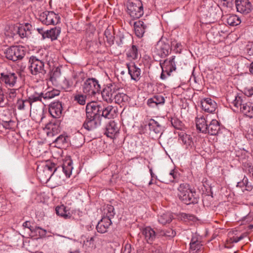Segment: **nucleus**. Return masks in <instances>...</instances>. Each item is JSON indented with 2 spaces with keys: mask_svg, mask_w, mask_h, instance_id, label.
Wrapping results in <instances>:
<instances>
[{
  "mask_svg": "<svg viewBox=\"0 0 253 253\" xmlns=\"http://www.w3.org/2000/svg\"><path fill=\"white\" fill-rule=\"evenodd\" d=\"M74 98V100L80 105H84L86 103V95L78 94L75 96Z\"/></svg>",
  "mask_w": 253,
  "mask_h": 253,
  "instance_id": "nucleus-52",
  "label": "nucleus"
},
{
  "mask_svg": "<svg viewBox=\"0 0 253 253\" xmlns=\"http://www.w3.org/2000/svg\"><path fill=\"white\" fill-rule=\"evenodd\" d=\"M181 217L183 218L184 219H189V220H192L194 218V216L192 215L182 213L181 214Z\"/></svg>",
  "mask_w": 253,
  "mask_h": 253,
  "instance_id": "nucleus-61",
  "label": "nucleus"
},
{
  "mask_svg": "<svg viewBox=\"0 0 253 253\" xmlns=\"http://www.w3.org/2000/svg\"><path fill=\"white\" fill-rule=\"evenodd\" d=\"M39 19L46 25H56L60 22V17L53 11H43L40 14Z\"/></svg>",
  "mask_w": 253,
  "mask_h": 253,
  "instance_id": "nucleus-7",
  "label": "nucleus"
},
{
  "mask_svg": "<svg viewBox=\"0 0 253 253\" xmlns=\"http://www.w3.org/2000/svg\"><path fill=\"white\" fill-rule=\"evenodd\" d=\"M7 104L8 101L5 98L2 90L0 89V107H5Z\"/></svg>",
  "mask_w": 253,
  "mask_h": 253,
  "instance_id": "nucleus-55",
  "label": "nucleus"
},
{
  "mask_svg": "<svg viewBox=\"0 0 253 253\" xmlns=\"http://www.w3.org/2000/svg\"><path fill=\"white\" fill-rule=\"evenodd\" d=\"M209 17L213 20H217L220 18L221 15V11L219 7L211 6L209 9Z\"/></svg>",
  "mask_w": 253,
  "mask_h": 253,
  "instance_id": "nucleus-37",
  "label": "nucleus"
},
{
  "mask_svg": "<svg viewBox=\"0 0 253 253\" xmlns=\"http://www.w3.org/2000/svg\"><path fill=\"white\" fill-rule=\"evenodd\" d=\"M69 140V137L65 134L59 135L54 141V143L58 147H61L67 144Z\"/></svg>",
  "mask_w": 253,
  "mask_h": 253,
  "instance_id": "nucleus-38",
  "label": "nucleus"
},
{
  "mask_svg": "<svg viewBox=\"0 0 253 253\" xmlns=\"http://www.w3.org/2000/svg\"><path fill=\"white\" fill-rule=\"evenodd\" d=\"M231 235H233V233H229V237L228 238V242L230 243H236L242 240L244 238L247 237V234L246 233H244L242 234L240 236H230Z\"/></svg>",
  "mask_w": 253,
  "mask_h": 253,
  "instance_id": "nucleus-49",
  "label": "nucleus"
},
{
  "mask_svg": "<svg viewBox=\"0 0 253 253\" xmlns=\"http://www.w3.org/2000/svg\"><path fill=\"white\" fill-rule=\"evenodd\" d=\"M246 99L244 95H237L231 103L230 106L234 112L240 111L247 117L253 118V103L245 102Z\"/></svg>",
  "mask_w": 253,
  "mask_h": 253,
  "instance_id": "nucleus-1",
  "label": "nucleus"
},
{
  "mask_svg": "<svg viewBox=\"0 0 253 253\" xmlns=\"http://www.w3.org/2000/svg\"><path fill=\"white\" fill-rule=\"evenodd\" d=\"M152 99H153V97L148 99L147 105L150 107L154 108V107H157L158 105L157 104L155 103V101H153L152 100Z\"/></svg>",
  "mask_w": 253,
  "mask_h": 253,
  "instance_id": "nucleus-60",
  "label": "nucleus"
},
{
  "mask_svg": "<svg viewBox=\"0 0 253 253\" xmlns=\"http://www.w3.org/2000/svg\"><path fill=\"white\" fill-rule=\"evenodd\" d=\"M246 94L248 96H251L253 95V87H252L246 90Z\"/></svg>",
  "mask_w": 253,
  "mask_h": 253,
  "instance_id": "nucleus-64",
  "label": "nucleus"
},
{
  "mask_svg": "<svg viewBox=\"0 0 253 253\" xmlns=\"http://www.w3.org/2000/svg\"><path fill=\"white\" fill-rule=\"evenodd\" d=\"M131 252V246L130 244H126L124 247L123 253H130Z\"/></svg>",
  "mask_w": 253,
  "mask_h": 253,
  "instance_id": "nucleus-59",
  "label": "nucleus"
},
{
  "mask_svg": "<svg viewBox=\"0 0 253 253\" xmlns=\"http://www.w3.org/2000/svg\"><path fill=\"white\" fill-rule=\"evenodd\" d=\"M235 3L238 12L247 14L252 11L253 6L249 0H235Z\"/></svg>",
  "mask_w": 253,
  "mask_h": 253,
  "instance_id": "nucleus-11",
  "label": "nucleus"
},
{
  "mask_svg": "<svg viewBox=\"0 0 253 253\" xmlns=\"http://www.w3.org/2000/svg\"><path fill=\"white\" fill-rule=\"evenodd\" d=\"M16 95V89H10L9 91V96L10 98H14Z\"/></svg>",
  "mask_w": 253,
  "mask_h": 253,
  "instance_id": "nucleus-62",
  "label": "nucleus"
},
{
  "mask_svg": "<svg viewBox=\"0 0 253 253\" xmlns=\"http://www.w3.org/2000/svg\"><path fill=\"white\" fill-rule=\"evenodd\" d=\"M104 214H106V216L103 217H108L111 220V218H113L115 214L114 207L112 205H107L106 207L104 209Z\"/></svg>",
  "mask_w": 253,
  "mask_h": 253,
  "instance_id": "nucleus-48",
  "label": "nucleus"
},
{
  "mask_svg": "<svg viewBox=\"0 0 253 253\" xmlns=\"http://www.w3.org/2000/svg\"><path fill=\"white\" fill-rule=\"evenodd\" d=\"M119 130L117 124L111 121L106 125L104 134L108 137L113 138Z\"/></svg>",
  "mask_w": 253,
  "mask_h": 253,
  "instance_id": "nucleus-21",
  "label": "nucleus"
},
{
  "mask_svg": "<svg viewBox=\"0 0 253 253\" xmlns=\"http://www.w3.org/2000/svg\"><path fill=\"white\" fill-rule=\"evenodd\" d=\"M127 12L133 19H138L144 13L143 6L140 0H129L127 3Z\"/></svg>",
  "mask_w": 253,
  "mask_h": 253,
  "instance_id": "nucleus-4",
  "label": "nucleus"
},
{
  "mask_svg": "<svg viewBox=\"0 0 253 253\" xmlns=\"http://www.w3.org/2000/svg\"><path fill=\"white\" fill-rule=\"evenodd\" d=\"M59 93V91L56 89L48 91L44 93L42 92L43 101H44V103H45L47 100L53 98L54 97L58 95Z\"/></svg>",
  "mask_w": 253,
  "mask_h": 253,
  "instance_id": "nucleus-45",
  "label": "nucleus"
},
{
  "mask_svg": "<svg viewBox=\"0 0 253 253\" xmlns=\"http://www.w3.org/2000/svg\"><path fill=\"white\" fill-rule=\"evenodd\" d=\"M113 29L111 28H107L104 32V36L106 38V42L109 45L114 43L115 36Z\"/></svg>",
  "mask_w": 253,
  "mask_h": 253,
  "instance_id": "nucleus-39",
  "label": "nucleus"
},
{
  "mask_svg": "<svg viewBox=\"0 0 253 253\" xmlns=\"http://www.w3.org/2000/svg\"><path fill=\"white\" fill-rule=\"evenodd\" d=\"M60 169V167H56L54 163H48L46 164L43 168V172L45 173L47 175H45V177H43V173L39 172V177L41 180L47 181L58 170Z\"/></svg>",
  "mask_w": 253,
  "mask_h": 253,
  "instance_id": "nucleus-12",
  "label": "nucleus"
},
{
  "mask_svg": "<svg viewBox=\"0 0 253 253\" xmlns=\"http://www.w3.org/2000/svg\"><path fill=\"white\" fill-rule=\"evenodd\" d=\"M119 89V88L117 86L115 83L107 84L101 92L103 100L108 103L112 102L116 91H117Z\"/></svg>",
  "mask_w": 253,
  "mask_h": 253,
  "instance_id": "nucleus-8",
  "label": "nucleus"
},
{
  "mask_svg": "<svg viewBox=\"0 0 253 253\" xmlns=\"http://www.w3.org/2000/svg\"><path fill=\"white\" fill-rule=\"evenodd\" d=\"M84 136L80 133L77 132L74 135L72 143L75 147H79L81 146L84 142Z\"/></svg>",
  "mask_w": 253,
  "mask_h": 253,
  "instance_id": "nucleus-42",
  "label": "nucleus"
},
{
  "mask_svg": "<svg viewBox=\"0 0 253 253\" xmlns=\"http://www.w3.org/2000/svg\"><path fill=\"white\" fill-rule=\"evenodd\" d=\"M153 101H155V103L159 105H163L165 103V98L161 95H157L154 96L153 97V99L152 100Z\"/></svg>",
  "mask_w": 253,
  "mask_h": 253,
  "instance_id": "nucleus-53",
  "label": "nucleus"
},
{
  "mask_svg": "<svg viewBox=\"0 0 253 253\" xmlns=\"http://www.w3.org/2000/svg\"><path fill=\"white\" fill-rule=\"evenodd\" d=\"M148 125L150 131H153L160 136H161L164 131V127L154 119H150Z\"/></svg>",
  "mask_w": 253,
  "mask_h": 253,
  "instance_id": "nucleus-18",
  "label": "nucleus"
},
{
  "mask_svg": "<svg viewBox=\"0 0 253 253\" xmlns=\"http://www.w3.org/2000/svg\"><path fill=\"white\" fill-rule=\"evenodd\" d=\"M112 224V221L108 217H102L98 222L96 229L98 232L103 234L107 232L110 225Z\"/></svg>",
  "mask_w": 253,
  "mask_h": 253,
  "instance_id": "nucleus-17",
  "label": "nucleus"
},
{
  "mask_svg": "<svg viewBox=\"0 0 253 253\" xmlns=\"http://www.w3.org/2000/svg\"><path fill=\"white\" fill-rule=\"evenodd\" d=\"M142 234L144 236L146 241L150 244L153 243L156 237L155 231L150 226L143 228L142 231Z\"/></svg>",
  "mask_w": 253,
  "mask_h": 253,
  "instance_id": "nucleus-20",
  "label": "nucleus"
},
{
  "mask_svg": "<svg viewBox=\"0 0 253 253\" xmlns=\"http://www.w3.org/2000/svg\"><path fill=\"white\" fill-rule=\"evenodd\" d=\"M29 63V69L32 75H39L40 78H42L46 74V71L44 68L43 61L32 56L30 58Z\"/></svg>",
  "mask_w": 253,
  "mask_h": 253,
  "instance_id": "nucleus-3",
  "label": "nucleus"
},
{
  "mask_svg": "<svg viewBox=\"0 0 253 253\" xmlns=\"http://www.w3.org/2000/svg\"><path fill=\"white\" fill-rule=\"evenodd\" d=\"M126 55L127 57L130 60H135L137 59L139 56L137 47L135 45H132L128 50Z\"/></svg>",
  "mask_w": 253,
  "mask_h": 253,
  "instance_id": "nucleus-44",
  "label": "nucleus"
},
{
  "mask_svg": "<svg viewBox=\"0 0 253 253\" xmlns=\"http://www.w3.org/2000/svg\"><path fill=\"white\" fill-rule=\"evenodd\" d=\"M172 219V215L171 213L167 212L163 213L158 216V222L163 225L169 223Z\"/></svg>",
  "mask_w": 253,
  "mask_h": 253,
  "instance_id": "nucleus-36",
  "label": "nucleus"
},
{
  "mask_svg": "<svg viewBox=\"0 0 253 253\" xmlns=\"http://www.w3.org/2000/svg\"><path fill=\"white\" fill-rule=\"evenodd\" d=\"M31 27V25L26 23L18 28L17 33L21 38L27 37L31 34L30 29Z\"/></svg>",
  "mask_w": 253,
  "mask_h": 253,
  "instance_id": "nucleus-31",
  "label": "nucleus"
},
{
  "mask_svg": "<svg viewBox=\"0 0 253 253\" xmlns=\"http://www.w3.org/2000/svg\"><path fill=\"white\" fill-rule=\"evenodd\" d=\"M220 129L219 123L216 120H212L208 125L207 133L212 135H215L218 133Z\"/></svg>",
  "mask_w": 253,
  "mask_h": 253,
  "instance_id": "nucleus-25",
  "label": "nucleus"
},
{
  "mask_svg": "<svg viewBox=\"0 0 253 253\" xmlns=\"http://www.w3.org/2000/svg\"><path fill=\"white\" fill-rule=\"evenodd\" d=\"M179 140H180L182 144L185 145L186 148L191 147L193 144L192 137L190 135L185 133H182L179 135Z\"/></svg>",
  "mask_w": 253,
  "mask_h": 253,
  "instance_id": "nucleus-34",
  "label": "nucleus"
},
{
  "mask_svg": "<svg viewBox=\"0 0 253 253\" xmlns=\"http://www.w3.org/2000/svg\"><path fill=\"white\" fill-rule=\"evenodd\" d=\"M101 86L99 82L95 78L86 79L83 85V91L84 93L89 96L95 95L99 93Z\"/></svg>",
  "mask_w": 253,
  "mask_h": 253,
  "instance_id": "nucleus-5",
  "label": "nucleus"
},
{
  "mask_svg": "<svg viewBox=\"0 0 253 253\" xmlns=\"http://www.w3.org/2000/svg\"><path fill=\"white\" fill-rule=\"evenodd\" d=\"M177 178V173L174 170H171L169 173L164 174L162 177V182L168 184L173 182Z\"/></svg>",
  "mask_w": 253,
  "mask_h": 253,
  "instance_id": "nucleus-33",
  "label": "nucleus"
},
{
  "mask_svg": "<svg viewBox=\"0 0 253 253\" xmlns=\"http://www.w3.org/2000/svg\"><path fill=\"white\" fill-rule=\"evenodd\" d=\"M6 58L13 61L21 60L25 56V51L23 46H12L4 51Z\"/></svg>",
  "mask_w": 253,
  "mask_h": 253,
  "instance_id": "nucleus-6",
  "label": "nucleus"
},
{
  "mask_svg": "<svg viewBox=\"0 0 253 253\" xmlns=\"http://www.w3.org/2000/svg\"><path fill=\"white\" fill-rule=\"evenodd\" d=\"M129 97L125 93L117 92L116 91V93L114 95L113 101L120 105H124L125 103L128 101Z\"/></svg>",
  "mask_w": 253,
  "mask_h": 253,
  "instance_id": "nucleus-29",
  "label": "nucleus"
},
{
  "mask_svg": "<svg viewBox=\"0 0 253 253\" xmlns=\"http://www.w3.org/2000/svg\"><path fill=\"white\" fill-rule=\"evenodd\" d=\"M56 213L57 215L63 217L65 219H69L71 217V214L69 211L66 210L64 206H58L55 209Z\"/></svg>",
  "mask_w": 253,
  "mask_h": 253,
  "instance_id": "nucleus-40",
  "label": "nucleus"
},
{
  "mask_svg": "<svg viewBox=\"0 0 253 253\" xmlns=\"http://www.w3.org/2000/svg\"><path fill=\"white\" fill-rule=\"evenodd\" d=\"M62 112V106L59 101L51 103L49 107V113L54 118L60 117Z\"/></svg>",
  "mask_w": 253,
  "mask_h": 253,
  "instance_id": "nucleus-16",
  "label": "nucleus"
},
{
  "mask_svg": "<svg viewBox=\"0 0 253 253\" xmlns=\"http://www.w3.org/2000/svg\"><path fill=\"white\" fill-rule=\"evenodd\" d=\"M246 137L248 140L253 141V126L248 128Z\"/></svg>",
  "mask_w": 253,
  "mask_h": 253,
  "instance_id": "nucleus-56",
  "label": "nucleus"
},
{
  "mask_svg": "<svg viewBox=\"0 0 253 253\" xmlns=\"http://www.w3.org/2000/svg\"><path fill=\"white\" fill-rule=\"evenodd\" d=\"M37 30L38 31L39 34L42 35V38L43 39L46 38L45 36H44V35L46 34V31H44L43 29L42 28H38L37 29Z\"/></svg>",
  "mask_w": 253,
  "mask_h": 253,
  "instance_id": "nucleus-63",
  "label": "nucleus"
},
{
  "mask_svg": "<svg viewBox=\"0 0 253 253\" xmlns=\"http://www.w3.org/2000/svg\"><path fill=\"white\" fill-rule=\"evenodd\" d=\"M160 234L161 236H163L173 237L176 235V232L172 230L171 229H169L166 231H161V232H160Z\"/></svg>",
  "mask_w": 253,
  "mask_h": 253,
  "instance_id": "nucleus-54",
  "label": "nucleus"
},
{
  "mask_svg": "<svg viewBox=\"0 0 253 253\" xmlns=\"http://www.w3.org/2000/svg\"><path fill=\"white\" fill-rule=\"evenodd\" d=\"M174 59L175 56H172L169 59H166L161 64L162 69H164V71H166V74L168 76H170V73L176 69Z\"/></svg>",
  "mask_w": 253,
  "mask_h": 253,
  "instance_id": "nucleus-14",
  "label": "nucleus"
},
{
  "mask_svg": "<svg viewBox=\"0 0 253 253\" xmlns=\"http://www.w3.org/2000/svg\"><path fill=\"white\" fill-rule=\"evenodd\" d=\"M156 52L161 57H165L169 53L170 46L169 43L159 41L156 46Z\"/></svg>",
  "mask_w": 253,
  "mask_h": 253,
  "instance_id": "nucleus-15",
  "label": "nucleus"
},
{
  "mask_svg": "<svg viewBox=\"0 0 253 253\" xmlns=\"http://www.w3.org/2000/svg\"><path fill=\"white\" fill-rule=\"evenodd\" d=\"M60 33L61 28L60 27H55L50 30H46V34L44 36L46 38H50L51 41H54L57 39Z\"/></svg>",
  "mask_w": 253,
  "mask_h": 253,
  "instance_id": "nucleus-32",
  "label": "nucleus"
},
{
  "mask_svg": "<svg viewBox=\"0 0 253 253\" xmlns=\"http://www.w3.org/2000/svg\"><path fill=\"white\" fill-rule=\"evenodd\" d=\"M102 106L97 102H92L86 106V114L87 117L99 118L101 114Z\"/></svg>",
  "mask_w": 253,
  "mask_h": 253,
  "instance_id": "nucleus-10",
  "label": "nucleus"
},
{
  "mask_svg": "<svg viewBox=\"0 0 253 253\" xmlns=\"http://www.w3.org/2000/svg\"><path fill=\"white\" fill-rule=\"evenodd\" d=\"M49 80L53 84L56 85L58 79L61 76V70L59 67L53 68L48 74Z\"/></svg>",
  "mask_w": 253,
  "mask_h": 253,
  "instance_id": "nucleus-26",
  "label": "nucleus"
},
{
  "mask_svg": "<svg viewBox=\"0 0 253 253\" xmlns=\"http://www.w3.org/2000/svg\"><path fill=\"white\" fill-rule=\"evenodd\" d=\"M172 126L176 129H181L183 126L182 123L177 118H172L171 120Z\"/></svg>",
  "mask_w": 253,
  "mask_h": 253,
  "instance_id": "nucleus-51",
  "label": "nucleus"
},
{
  "mask_svg": "<svg viewBox=\"0 0 253 253\" xmlns=\"http://www.w3.org/2000/svg\"><path fill=\"white\" fill-rule=\"evenodd\" d=\"M72 85L73 82L66 79H65L62 83V87L65 91L70 90Z\"/></svg>",
  "mask_w": 253,
  "mask_h": 253,
  "instance_id": "nucleus-50",
  "label": "nucleus"
},
{
  "mask_svg": "<svg viewBox=\"0 0 253 253\" xmlns=\"http://www.w3.org/2000/svg\"><path fill=\"white\" fill-rule=\"evenodd\" d=\"M15 106L19 110H24L29 107L31 108L32 107L28 99L24 100L21 99H18Z\"/></svg>",
  "mask_w": 253,
  "mask_h": 253,
  "instance_id": "nucleus-41",
  "label": "nucleus"
},
{
  "mask_svg": "<svg viewBox=\"0 0 253 253\" xmlns=\"http://www.w3.org/2000/svg\"><path fill=\"white\" fill-rule=\"evenodd\" d=\"M46 129V134L48 137H53L60 131L59 125L55 123H50L47 125Z\"/></svg>",
  "mask_w": 253,
  "mask_h": 253,
  "instance_id": "nucleus-30",
  "label": "nucleus"
},
{
  "mask_svg": "<svg viewBox=\"0 0 253 253\" xmlns=\"http://www.w3.org/2000/svg\"><path fill=\"white\" fill-rule=\"evenodd\" d=\"M202 244L199 237L197 236H193L190 243L191 253H199L201 252Z\"/></svg>",
  "mask_w": 253,
  "mask_h": 253,
  "instance_id": "nucleus-23",
  "label": "nucleus"
},
{
  "mask_svg": "<svg viewBox=\"0 0 253 253\" xmlns=\"http://www.w3.org/2000/svg\"><path fill=\"white\" fill-rule=\"evenodd\" d=\"M147 28V25L144 21L138 20L134 23L135 34L138 38L143 36Z\"/></svg>",
  "mask_w": 253,
  "mask_h": 253,
  "instance_id": "nucleus-22",
  "label": "nucleus"
},
{
  "mask_svg": "<svg viewBox=\"0 0 253 253\" xmlns=\"http://www.w3.org/2000/svg\"><path fill=\"white\" fill-rule=\"evenodd\" d=\"M222 4L226 7L231 8L234 4V0H221Z\"/></svg>",
  "mask_w": 253,
  "mask_h": 253,
  "instance_id": "nucleus-57",
  "label": "nucleus"
},
{
  "mask_svg": "<svg viewBox=\"0 0 253 253\" xmlns=\"http://www.w3.org/2000/svg\"><path fill=\"white\" fill-rule=\"evenodd\" d=\"M126 66L131 79L135 81L139 80L141 77L140 69L136 67L134 63L127 64Z\"/></svg>",
  "mask_w": 253,
  "mask_h": 253,
  "instance_id": "nucleus-19",
  "label": "nucleus"
},
{
  "mask_svg": "<svg viewBox=\"0 0 253 253\" xmlns=\"http://www.w3.org/2000/svg\"><path fill=\"white\" fill-rule=\"evenodd\" d=\"M31 223L29 221H26L23 223V226L25 227L29 228L31 232H39L40 236L45 235L46 231L45 230L42 229L39 226H36L35 228L31 226Z\"/></svg>",
  "mask_w": 253,
  "mask_h": 253,
  "instance_id": "nucleus-43",
  "label": "nucleus"
},
{
  "mask_svg": "<svg viewBox=\"0 0 253 253\" xmlns=\"http://www.w3.org/2000/svg\"><path fill=\"white\" fill-rule=\"evenodd\" d=\"M73 167L72 166V162L71 160L66 161L64 162L62 166L58 169H61L66 176L69 177L72 173Z\"/></svg>",
  "mask_w": 253,
  "mask_h": 253,
  "instance_id": "nucleus-35",
  "label": "nucleus"
},
{
  "mask_svg": "<svg viewBox=\"0 0 253 253\" xmlns=\"http://www.w3.org/2000/svg\"><path fill=\"white\" fill-rule=\"evenodd\" d=\"M101 116L105 118L111 119L116 115V109L112 106L108 105L106 107L102 106Z\"/></svg>",
  "mask_w": 253,
  "mask_h": 253,
  "instance_id": "nucleus-28",
  "label": "nucleus"
},
{
  "mask_svg": "<svg viewBox=\"0 0 253 253\" xmlns=\"http://www.w3.org/2000/svg\"><path fill=\"white\" fill-rule=\"evenodd\" d=\"M96 118L87 117L83 124V127L88 131L91 130L95 128L99 124L96 120Z\"/></svg>",
  "mask_w": 253,
  "mask_h": 253,
  "instance_id": "nucleus-27",
  "label": "nucleus"
},
{
  "mask_svg": "<svg viewBox=\"0 0 253 253\" xmlns=\"http://www.w3.org/2000/svg\"><path fill=\"white\" fill-rule=\"evenodd\" d=\"M201 105L203 110L210 113H213L217 108L216 103L210 98H205L202 99Z\"/></svg>",
  "mask_w": 253,
  "mask_h": 253,
  "instance_id": "nucleus-13",
  "label": "nucleus"
},
{
  "mask_svg": "<svg viewBox=\"0 0 253 253\" xmlns=\"http://www.w3.org/2000/svg\"><path fill=\"white\" fill-rule=\"evenodd\" d=\"M197 129L202 133H207L208 125L203 116L197 117L195 120Z\"/></svg>",
  "mask_w": 253,
  "mask_h": 253,
  "instance_id": "nucleus-24",
  "label": "nucleus"
},
{
  "mask_svg": "<svg viewBox=\"0 0 253 253\" xmlns=\"http://www.w3.org/2000/svg\"><path fill=\"white\" fill-rule=\"evenodd\" d=\"M248 182V178L244 176L242 181L237 183V186L239 187H242L245 186V184H247Z\"/></svg>",
  "mask_w": 253,
  "mask_h": 253,
  "instance_id": "nucleus-58",
  "label": "nucleus"
},
{
  "mask_svg": "<svg viewBox=\"0 0 253 253\" xmlns=\"http://www.w3.org/2000/svg\"><path fill=\"white\" fill-rule=\"evenodd\" d=\"M240 18L236 15H230L227 18V23L228 25L232 26H235L241 23Z\"/></svg>",
  "mask_w": 253,
  "mask_h": 253,
  "instance_id": "nucleus-47",
  "label": "nucleus"
},
{
  "mask_svg": "<svg viewBox=\"0 0 253 253\" xmlns=\"http://www.w3.org/2000/svg\"><path fill=\"white\" fill-rule=\"evenodd\" d=\"M17 74L6 71L3 72L0 74V82L4 84L6 86L13 87L17 81Z\"/></svg>",
  "mask_w": 253,
  "mask_h": 253,
  "instance_id": "nucleus-9",
  "label": "nucleus"
},
{
  "mask_svg": "<svg viewBox=\"0 0 253 253\" xmlns=\"http://www.w3.org/2000/svg\"><path fill=\"white\" fill-rule=\"evenodd\" d=\"M28 99L31 105H32L33 103L37 101H40L43 104H44V102L43 101L42 99V92L38 93L37 92H35L33 94L30 95L28 97Z\"/></svg>",
  "mask_w": 253,
  "mask_h": 253,
  "instance_id": "nucleus-46",
  "label": "nucleus"
},
{
  "mask_svg": "<svg viewBox=\"0 0 253 253\" xmlns=\"http://www.w3.org/2000/svg\"><path fill=\"white\" fill-rule=\"evenodd\" d=\"M179 199L186 205L195 204L198 202V199L195 197L188 184L181 183L177 188Z\"/></svg>",
  "mask_w": 253,
  "mask_h": 253,
  "instance_id": "nucleus-2",
  "label": "nucleus"
}]
</instances>
